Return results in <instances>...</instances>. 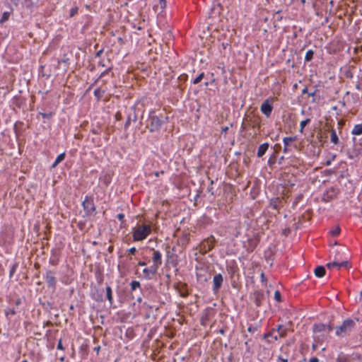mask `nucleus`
Wrapping results in <instances>:
<instances>
[{
  "label": "nucleus",
  "mask_w": 362,
  "mask_h": 362,
  "mask_svg": "<svg viewBox=\"0 0 362 362\" xmlns=\"http://www.w3.org/2000/svg\"><path fill=\"white\" fill-rule=\"evenodd\" d=\"M333 236H337L340 233V228L339 226L335 227L330 231Z\"/></svg>",
  "instance_id": "27"
},
{
  "label": "nucleus",
  "mask_w": 362,
  "mask_h": 362,
  "mask_svg": "<svg viewBox=\"0 0 362 362\" xmlns=\"http://www.w3.org/2000/svg\"><path fill=\"white\" fill-rule=\"evenodd\" d=\"M222 45H223V48H226V45H224V43H222Z\"/></svg>",
  "instance_id": "58"
},
{
  "label": "nucleus",
  "mask_w": 362,
  "mask_h": 362,
  "mask_svg": "<svg viewBox=\"0 0 362 362\" xmlns=\"http://www.w3.org/2000/svg\"><path fill=\"white\" fill-rule=\"evenodd\" d=\"M22 362H28L27 360H23Z\"/></svg>",
  "instance_id": "61"
},
{
  "label": "nucleus",
  "mask_w": 362,
  "mask_h": 362,
  "mask_svg": "<svg viewBox=\"0 0 362 362\" xmlns=\"http://www.w3.org/2000/svg\"><path fill=\"white\" fill-rule=\"evenodd\" d=\"M274 332L275 329H272V330L268 334L265 335V337H273V334Z\"/></svg>",
  "instance_id": "40"
},
{
  "label": "nucleus",
  "mask_w": 362,
  "mask_h": 362,
  "mask_svg": "<svg viewBox=\"0 0 362 362\" xmlns=\"http://www.w3.org/2000/svg\"><path fill=\"white\" fill-rule=\"evenodd\" d=\"M159 4H160V8L162 9H163L166 7V4H167L166 0H159Z\"/></svg>",
  "instance_id": "32"
},
{
  "label": "nucleus",
  "mask_w": 362,
  "mask_h": 362,
  "mask_svg": "<svg viewBox=\"0 0 362 362\" xmlns=\"http://www.w3.org/2000/svg\"><path fill=\"white\" fill-rule=\"evenodd\" d=\"M272 109H273V107L272 105L269 103V100H266L262 105H261V107H260V110L261 112L265 115L267 116V117H269L271 114H272Z\"/></svg>",
  "instance_id": "8"
},
{
  "label": "nucleus",
  "mask_w": 362,
  "mask_h": 362,
  "mask_svg": "<svg viewBox=\"0 0 362 362\" xmlns=\"http://www.w3.org/2000/svg\"><path fill=\"white\" fill-rule=\"evenodd\" d=\"M275 332H277L278 334H279V337H281V338H284L286 336L287 334V332H288V328L281 325H279L276 329H275Z\"/></svg>",
  "instance_id": "14"
},
{
  "label": "nucleus",
  "mask_w": 362,
  "mask_h": 362,
  "mask_svg": "<svg viewBox=\"0 0 362 362\" xmlns=\"http://www.w3.org/2000/svg\"><path fill=\"white\" fill-rule=\"evenodd\" d=\"M65 158V153H62L59 155L57 156V158L55 159V161L52 165V168H56L59 163L63 161Z\"/></svg>",
  "instance_id": "17"
},
{
  "label": "nucleus",
  "mask_w": 362,
  "mask_h": 362,
  "mask_svg": "<svg viewBox=\"0 0 362 362\" xmlns=\"http://www.w3.org/2000/svg\"><path fill=\"white\" fill-rule=\"evenodd\" d=\"M128 252H129L130 254H132V255H134V254H135V252H136V247H131V248H129V249L128 250Z\"/></svg>",
  "instance_id": "38"
},
{
  "label": "nucleus",
  "mask_w": 362,
  "mask_h": 362,
  "mask_svg": "<svg viewBox=\"0 0 362 362\" xmlns=\"http://www.w3.org/2000/svg\"><path fill=\"white\" fill-rule=\"evenodd\" d=\"M228 129V127L224 128V131H226Z\"/></svg>",
  "instance_id": "62"
},
{
  "label": "nucleus",
  "mask_w": 362,
  "mask_h": 362,
  "mask_svg": "<svg viewBox=\"0 0 362 362\" xmlns=\"http://www.w3.org/2000/svg\"><path fill=\"white\" fill-rule=\"evenodd\" d=\"M330 140L335 145L339 144V138L334 129H332L331 131Z\"/></svg>",
  "instance_id": "18"
},
{
  "label": "nucleus",
  "mask_w": 362,
  "mask_h": 362,
  "mask_svg": "<svg viewBox=\"0 0 362 362\" xmlns=\"http://www.w3.org/2000/svg\"><path fill=\"white\" fill-rule=\"evenodd\" d=\"M310 119L309 118H308V119H305L300 122V129H299V132L300 133L303 132V129H304L305 127L310 122Z\"/></svg>",
  "instance_id": "23"
},
{
  "label": "nucleus",
  "mask_w": 362,
  "mask_h": 362,
  "mask_svg": "<svg viewBox=\"0 0 362 362\" xmlns=\"http://www.w3.org/2000/svg\"><path fill=\"white\" fill-rule=\"evenodd\" d=\"M11 313L15 314V312L14 311H11Z\"/></svg>",
  "instance_id": "60"
},
{
  "label": "nucleus",
  "mask_w": 362,
  "mask_h": 362,
  "mask_svg": "<svg viewBox=\"0 0 362 362\" xmlns=\"http://www.w3.org/2000/svg\"><path fill=\"white\" fill-rule=\"evenodd\" d=\"M335 158H336V156L335 155H332L331 156V160L333 161L335 159Z\"/></svg>",
  "instance_id": "47"
},
{
  "label": "nucleus",
  "mask_w": 362,
  "mask_h": 362,
  "mask_svg": "<svg viewBox=\"0 0 362 362\" xmlns=\"http://www.w3.org/2000/svg\"><path fill=\"white\" fill-rule=\"evenodd\" d=\"M223 276L221 274H216L213 279V291L216 292L218 291L223 283Z\"/></svg>",
  "instance_id": "10"
},
{
  "label": "nucleus",
  "mask_w": 362,
  "mask_h": 362,
  "mask_svg": "<svg viewBox=\"0 0 362 362\" xmlns=\"http://www.w3.org/2000/svg\"><path fill=\"white\" fill-rule=\"evenodd\" d=\"M331 163H332V160H331V159H330V160H327V161H326L325 165H326L327 166H329V165H331Z\"/></svg>",
  "instance_id": "44"
},
{
  "label": "nucleus",
  "mask_w": 362,
  "mask_h": 362,
  "mask_svg": "<svg viewBox=\"0 0 362 362\" xmlns=\"http://www.w3.org/2000/svg\"><path fill=\"white\" fill-rule=\"evenodd\" d=\"M222 45H223V48H226V45H224V43H222Z\"/></svg>",
  "instance_id": "56"
},
{
  "label": "nucleus",
  "mask_w": 362,
  "mask_h": 362,
  "mask_svg": "<svg viewBox=\"0 0 362 362\" xmlns=\"http://www.w3.org/2000/svg\"><path fill=\"white\" fill-rule=\"evenodd\" d=\"M109 71H110V69H106L105 71H103V72L100 74V77H103L105 74H107V73L109 72Z\"/></svg>",
  "instance_id": "43"
},
{
  "label": "nucleus",
  "mask_w": 362,
  "mask_h": 362,
  "mask_svg": "<svg viewBox=\"0 0 362 362\" xmlns=\"http://www.w3.org/2000/svg\"><path fill=\"white\" fill-rule=\"evenodd\" d=\"M100 180L105 185H108L111 182V177L110 175L105 174L100 177Z\"/></svg>",
  "instance_id": "20"
},
{
  "label": "nucleus",
  "mask_w": 362,
  "mask_h": 362,
  "mask_svg": "<svg viewBox=\"0 0 362 362\" xmlns=\"http://www.w3.org/2000/svg\"><path fill=\"white\" fill-rule=\"evenodd\" d=\"M106 296H107V299L108 300L110 304H112V302H113V297H112V288L110 286H107L106 287Z\"/></svg>",
  "instance_id": "19"
},
{
  "label": "nucleus",
  "mask_w": 362,
  "mask_h": 362,
  "mask_svg": "<svg viewBox=\"0 0 362 362\" xmlns=\"http://www.w3.org/2000/svg\"><path fill=\"white\" fill-rule=\"evenodd\" d=\"M45 279V281H46L48 287H50L53 290H55L57 281H56V278L54 277L52 272H51V271L47 272Z\"/></svg>",
  "instance_id": "7"
},
{
  "label": "nucleus",
  "mask_w": 362,
  "mask_h": 362,
  "mask_svg": "<svg viewBox=\"0 0 362 362\" xmlns=\"http://www.w3.org/2000/svg\"><path fill=\"white\" fill-rule=\"evenodd\" d=\"M151 233L150 225H140L133 229L132 237L134 241H141L146 239Z\"/></svg>",
  "instance_id": "1"
},
{
  "label": "nucleus",
  "mask_w": 362,
  "mask_h": 362,
  "mask_svg": "<svg viewBox=\"0 0 362 362\" xmlns=\"http://www.w3.org/2000/svg\"><path fill=\"white\" fill-rule=\"evenodd\" d=\"M296 140V136H286V137H284L283 139V143H284V153H287L289 151V145L295 141Z\"/></svg>",
  "instance_id": "12"
},
{
  "label": "nucleus",
  "mask_w": 362,
  "mask_h": 362,
  "mask_svg": "<svg viewBox=\"0 0 362 362\" xmlns=\"http://www.w3.org/2000/svg\"><path fill=\"white\" fill-rule=\"evenodd\" d=\"M11 14V11H5V12H4L2 16H1V18L0 19V23H4L6 21H7L9 19Z\"/></svg>",
  "instance_id": "21"
},
{
  "label": "nucleus",
  "mask_w": 362,
  "mask_h": 362,
  "mask_svg": "<svg viewBox=\"0 0 362 362\" xmlns=\"http://www.w3.org/2000/svg\"><path fill=\"white\" fill-rule=\"evenodd\" d=\"M301 2H302L303 4H305V0H301Z\"/></svg>",
  "instance_id": "55"
},
{
  "label": "nucleus",
  "mask_w": 362,
  "mask_h": 362,
  "mask_svg": "<svg viewBox=\"0 0 362 362\" xmlns=\"http://www.w3.org/2000/svg\"><path fill=\"white\" fill-rule=\"evenodd\" d=\"M69 59L68 58L62 59L59 60V61L58 62V63H59V64H64L66 66L69 64Z\"/></svg>",
  "instance_id": "30"
},
{
  "label": "nucleus",
  "mask_w": 362,
  "mask_h": 362,
  "mask_svg": "<svg viewBox=\"0 0 362 362\" xmlns=\"http://www.w3.org/2000/svg\"><path fill=\"white\" fill-rule=\"evenodd\" d=\"M356 325L354 320L346 319L342 324L336 327L335 334L339 337H344L349 334Z\"/></svg>",
  "instance_id": "2"
},
{
  "label": "nucleus",
  "mask_w": 362,
  "mask_h": 362,
  "mask_svg": "<svg viewBox=\"0 0 362 362\" xmlns=\"http://www.w3.org/2000/svg\"><path fill=\"white\" fill-rule=\"evenodd\" d=\"M94 95L98 97V98H100L101 96V91L100 89H95V91H94Z\"/></svg>",
  "instance_id": "37"
},
{
  "label": "nucleus",
  "mask_w": 362,
  "mask_h": 362,
  "mask_svg": "<svg viewBox=\"0 0 362 362\" xmlns=\"http://www.w3.org/2000/svg\"><path fill=\"white\" fill-rule=\"evenodd\" d=\"M212 187L209 189V192L211 193V194H214V192H212Z\"/></svg>",
  "instance_id": "50"
},
{
  "label": "nucleus",
  "mask_w": 362,
  "mask_h": 362,
  "mask_svg": "<svg viewBox=\"0 0 362 362\" xmlns=\"http://www.w3.org/2000/svg\"><path fill=\"white\" fill-rule=\"evenodd\" d=\"M274 339L275 340H277V339H278V336H274Z\"/></svg>",
  "instance_id": "54"
},
{
  "label": "nucleus",
  "mask_w": 362,
  "mask_h": 362,
  "mask_svg": "<svg viewBox=\"0 0 362 362\" xmlns=\"http://www.w3.org/2000/svg\"><path fill=\"white\" fill-rule=\"evenodd\" d=\"M57 349L64 350V348L62 345V339H59L57 344Z\"/></svg>",
  "instance_id": "36"
},
{
  "label": "nucleus",
  "mask_w": 362,
  "mask_h": 362,
  "mask_svg": "<svg viewBox=\"0 0 362 362\" xmlns=\"http://www.w3.org/2000/svg\"><path fill=\"white\" fill-rule=\"evenodd\" d=\"M130 286L132 291L136 290L137 288L140 287V283L137 281H132L130 284Z\"/></svg>",
  "instance_id": "24"
},
{
  "label": "nucleus",
  "mask_w": 362,
  "mask_h": 362,
  "mask_svg": "<svg viewBox=\"0 0 362 362\" xmlns=\"http://www.w3.org/2000/svg\"><path fill=\"white\" fill-rule=\"evenodd\" d=\"M11 313L15 314V312L14 311H11Z\"/></svg>",
  "instance_id": "59"
},
{
  "label": "nucleus",
  "mask_w": 362,
  "mask_h": 362,
  "mask_svg": "<svg viewBox=\"0 0 362 362\" xmlns=\"http://www.w3.org/2000/svg\"><path fill=\"white\" fill-rule=\"evenodd\" d=\"M332 330V327L330 325H325L322 323L315 324L313 327V332L315 333L325 332L329 334Z\"/></svg>",
  "instance_id": "6"
},
{
  "label": "nucleus",
  "mask_w": 362,
  "mask_h": 362,
  "mask_svg": "<svg viewBox=\"0 0 362 362\" xmlns=\"http://www.w3.org/2000/svg\"><path fill=\"white\" fill-rule=\"evenodd\" d=\"M204 74L202 72L198 76H197L194 81H193V83L194 84H197V83H199L202 80V78H204Z\"/></svg>",
  "instance_id": "26"
},
{
  "label": "nucleus",
  "mask_w": 362,
  "mask_h": 362,
  "mask_svg": "<svg viewBox=\"0 0 362 362\" xmlns=\"http://www.w3.org/2000/svg\"><path fill=\"white\" fill-rule=\"evenodd\" d=\"M359 81L362 83V72L361 76L359 77Z\"/></svg>",
  "instance_id": "53"
},
{
  "label": "nucleus",
  "mask_w": 362,
  "mask_h": 362,
  "mask_svg": "<svg viewBox=\"0 0 362 362\" xmlns=\"http://www.w3.org/2000/svg\"><path fill=\"white\" fill-rule=\"evenodd\" d=\"M215 241V239L213 236H211L210 238L208 239L207 242L210 244H211V245H209V249L212 248L213 247V243Z\"/></svg>",
  "instance_id": "35"
},
{
  "label": "nucleus",
  "mask_w": 362,
  "mask_h": 362,
  "mask_svg": "<svg viewBox=\"0 0 362 362\" xmlns=\"http://www.w3.org/2000/svg\"><path fill=\"white\" fill-rule=\"evenodd\" d=\"M222 45H223V48H226V45H224V43H222Z\"/></svg>",
  "instance_id": "57"
},
{
  "label": "nucleus",
  "mask_w": 362,
  "mask_h": 362,
  "mask_svg": "<svg viewBox=\"0 0 362 362\" xmlns=\"http://www.w3.org/2000/svg\"><path fill=\"white\" fill-rule=\"evenodd\" d=\"M257 328L255 326H249L247 328V331L250 333H254L257 331Z\"/></svg>",
  "instance_id": "31"
},
{
  "label": "nucleus",
  "mask_w": 362,
  "mask_h": 362,
  "mask_svg": "<svg viewBox=\"0 0 362 362\" xmlns=\"http://www.w3.org/2000/svg\"><path fill=\"white\" fill-rule=\"evenodd\" d=\"M325 268L323 266H318L315 269V275L318 278H322L325 274Z\"/></svg>",
  "instance_id": "15"
},
{
  "label": "nucleus",
  "mask_w": 362,
  "mask_h": 362,
  "mask_svg": "<svg viewBox=\"0 0 362 362\" xmlns=\"http://www.w3.org/2000/svg\"><path fill=\"white\" fill-rule=\"evenodd\" d=\"M361 295L362 296V291H361Z\"/></svg>",
  "instance_id": "63"
},
{
  "label": "nucleus",
  "mask_w": 362,
  "mask_h": 362,
  "mask_svg": "<svg viewBox=\"0 0 362 362\" xmlns=\"http://www.w3.org/2000/svg\"><path fill=\"white\" fill-rule=\"evenodd\" d=\"M59 360H60L61 361H64V356H61V357L59 358Z\"/></svg>",
  "instance_id": "51"
},
{
  "label": "nucleus",
  "mask_w": 362,
  "mask_h": 362,
  "mask_svg": "<svg viewBox=\"0 0 362 362\" xmlns=\"http://www.w3.org/2000/svg\"><path fill=\"white\" fill-rule=\"evenodd\" d=\"M16 268H17L16 264H15L12 266V267L11 268V270H10V274H9L10 277H11L13 275V274L15 273V272L16 270Z\"/></svg>",
  "instance_id": "29"
},
{
  "label": "nucleus",
  "mask_w": 362,
  "mask_h": 362,
  "mask_svg": "<svg viewBox=\"0 0 362 362\" xmlns=\"http://www.w3.org/2000/svg\"><path fill=\"white\" fill-rule=\"evenodd\" d=\"M102 52H103V50H99V51L97 52L96 55H97V56H99Z\"/></svg>",
  "instance_id": "49"
},
{
  "label": "nucleus",
  "mask_w": 362,
  "mask_h": 362,
  "mask_svg": "<svg viewBox=\"0 0 362 362\" xmlns=\"http://www.w3.org/2000/svg\"><path fill=\"white\" fill-rule=\"evenodd\" d=\"M356 88L358 89V90H360L361 89V86L360 84H356Z\"/></svg>",
  "instance_id": "46"
},
{
  "label": "nucleus",
  "mask_w": 362,
  "mask_h": 362,
  "mask_svg": "<svg viewBox=\"0 0 362 362\" xmlns=\"http://www.w3.org/2000/svg\"><path fill=\"white\" fill-rule=\"evenodd\" d=\"M40 115H42V117L43 118H49L52 117V112H49V113H43V112H40Z\"/></svg>",
  "instance_id": "33"
},
{
  "label": "nucleus",
  "mask_w": 362,
  "mask_h": 362,
  "mask_svg": "<svg viewBox=\"0 0 362 362\" xmlns=\"http://www.w3.org/2000/svg\"><path fill=\"white\" fill-rule=\"evenodd\" d=\"M278 202H279L278 199H272V200L271 201L270 205H271V206H272L273 209H277V208H278Z\"/></svg>",
  "instance_id": "28"
},
{
  "label": "nucleus",
  "mask_w": 362,
  "mask_h": 362,
  "mask_svg": "<svg viewBox=\"0 0 362 362\" xmlns=\"http://www.w3.org/2000/svg\"><path fill=\"white\" fill-rule=\"evenodd\" d=\"M274 297H275V299L278 301H280L281 300V294L279 293V291H276L275 293H274Z\"/></svg>",
  "instance_id": "34"
},
{
  "label": "nucleus",
  "mask_w": 362,
  "mask_h": 362,
  "mask_svg": "<svg viewBox=\"0 0 362 362\" xmlns=\"http://www.w3.org/2000/svg\"><path fill=\"white\" fill-rule=\"evenodd\" d=\"M351 134L353 135L359 136L362 134V122L361 124H357L354 125L351 130Z\"/></svg>",
  "instance_id": "16"
},
{
  "label": "nucleus",
  "mask_w": 362,
  "mask_h": 362,
  "mask_svg": "<svg viewBox=\"0 0 362 362\" xmlns=\"http://www.w3.org/2000/svg\"><path fill=\"white\" fill-rule=\"evenodd\" d=\"M159 174H160V173H159V172H156V173H155V175H156V177H158V176H159Z\"/></svg>",
  "instance_id": "52"
},
{
  "label": "nucleus",
  "mask_w": 362,
  "mask_h": 362,
  "mask_svg": "<svg viewBox=\"0 0 362 362\" xmlns=\"http://www.w3.org/2000/svg\"><path fill=\"white\" fill-rule=\"evenodd\" d=\"M158 271L156 267L151 265L148 268L143 269L144 277L146 279H150Z\"/></svg>",
  "instance_id": "11"
},
{
  "label": "nucleus",
  "mask_w": 362,
  "mask_h": 362,
  "mask_svg": "<svg viewBox=\"0 0 362 362\" xmlns=\"http://www.w3.org/2000/svg\"><path fill=\"white\" fill-rule=\"evenodd\" d=\"M281 361L282 362H288V360H287V359H286V358H281Z\"/></svg>",
  "instance_id": "48"
},
{
  "label": "nucleus",
  "mask_w": 362,
  "mask_h": 362,
  "mask_svg": "<svg viewBox=\"0 0 362 362\" xmlns=\"http://www.w3.org/2000/svg\"><path fill=\"white\" fill-rule=\"evenodd\" d=\"M149 121H150V131L151 132H154L156 130H158L162 124L161 119H159L156 115H151L149 117Z\"/></svg>",
  "instance_id": "5"
},
{
  "label": "nucleus",
  "mask_w": 362,
  "mask_h": 362,
  "mask_svg": "<svg viewBox=\"0 0 362 362\" xmlns=\"http://www.w3.org/2000/svg\"><path fill=\"white\" fill-rule=\"evenodd\" d=\"M153 266L158 269L159 267L162 264V255L158 250H153L152 257Z\"/></svg>",
  "instance_id": "9"
},
{
  "label": "nucleus",
  "mask_w": 362,
  "mask_h": 362,
  "mask_svg": "<svg viewBox=\"0 0 362 362\" xmlns=\"http://www.w3.org/2000/svg\"><path fill=\"white\" fill-rule=\"evenodd\" d=\"M340 253L341 252H339L338 254L335 255L334 260L333 262L327 264V267L329 269L336 267L337 269H339L341 267H349V263L346 258L345 259H341L340 257H338L339 256Z\"/></svg>",
  "instance_id": "3"
},
{
  "label": "nucleus",
  "mask_w": 362,
  "mask_h": 362,
  "mask_svg": "<svg viewBox=\"0 0 362 362\" xmlns=\"http://www.w3.org/2000/svg\"><path fill=\"white\" fill-rule=\"evenodd\" d=\"M260 277H261V281L262 282H266L267 281L266 277H265L264 274L263 272L261 273Z\"/></svg>",
  "instance_id": "39"
},
{
  "label": "nucleus",
  "mask_w": 362,
  "mask_h": 362,
  "mask_svg": "<svg viewBox=\"0 0 362 362\" xmlns=\"http://www.w3.org/2000/svg\"><path fill=\"white\" fill-rule=\"evenodd\" d=\"M124 218V215L123 214H119L117 215V218L119 220V221H122Z\"/></svg>",
  "instance_id": "41"
},
{
  "label": "nucleus",
  "mask_w": 362,
  "mask_h": 362,
  "mask_svg": "<svg viewBox=\"0 0 362 362\" xmlns=\"http://www.w3.org/2000/svg\"><path fill=\"white\" fill-rule=\"evenodd\" d=\"M78 11V6H74V7L71 8L70 9L69 16L71 18L74 17L76 14H77Z\"/></svg>",
  "instance_id": "25"
},
{
  "label": "nucleus",
  "mask_w": 362,
  "mask_h": 362,
  "mask_svg": "<svg viewBox=\"0 0 362 362\" xmlns=\"http://www.w3.org/2000/svg\"><path fill=\"white\" fill-rule=\"evenodd\" d=\"M269 146V145L268 143H264V144H261L258 147V149H257V157H259V158L262 157L264 155V153H266V151L268 150Z\"/></svg>",
  "instance_id": "13"
},
{
  "label": "nucleus",
  "mask_w": 362,
  "mask_h": 362,
  "mask_svg": "<svg viewBox=\"0 0 362 362\" xmlns=\"http://www.w3.org/2000/svg\"><path fill=\"white\" fill-rule=\"evenodd\" d=\"M319 360L317 357H313L310 359L309 362H318Z\"/></svg>",
  "instance_id": "42"
},
{
  "label": "nucleus",
  "mask_w": 362,
  "mask_h": 362,
  "mask_svg": "<svg viewBox=\"0 0 362 362\" xmlns=\"http://www.w3.org/2000/svg\"><path fill=\"white\" fill-rule=\"evenodd\" d=\"M138 264L139 266H145L146 265V262L140 261V262H139Z\"/></svg>",
  "instance_id": "45"
},
{
  "label": "nucleus",
  "mask_w": 362,
  "mask_h": 362,
  "mask_svg": "<svg viewBox=\"0 0 362 362\" xmlns=\"http://www.w3.org/2000/svg\"><path fill=\"white\" fill-rule=\"evenodd\" d=\"M314 55V52L312 49H309L306 52L305 56V62H310Z\"/></svg>",
  "instance_id": "22"
},
{
  "label": "nucleus",
  "mask_w": 362,
  "mask_h": 362,
  "mask_svg": "<svg viewBox=\"0 0 362 362\" xmlns=\"http://www.w3.org/2000/svg\"><path fill=\"white\" fill-rule=\"evenodd\" d=\"M82 206L84 210L88 214H92L95 211V207L92 199L86 197L85 200L82 203Z\"/></svg>",
  "instance_id": "4"
}]
</instances>
